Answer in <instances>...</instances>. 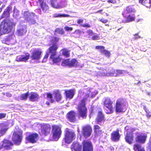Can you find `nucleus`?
<instances>
[{"label": "nucleus", "mask_w": 151, "mask_h": 151, "mask_svg": "<svg viewBox=\"0 0 151 151\" xmlns=\"http://www.w3.org/2000/svg\"><path fill=\"white\" fill-rule=\"evenodd\" d=\"M82 130L83 132V135L86 138L89 137L92 131L91 127L89 125H87L84 126L82 128Z\"/></svg>", "instance_id": "obj_16"}, {"label": "nucleus", "mask_w": 151, "mask_h": 151, "mask_svg": "<svg viewBox=\"0 0 151 151\" xmlns=\"http://www.w3.org/2000/svg\"><path fill=\"white\" fill-rule=\"evenodd\" d=\"M103 9H100V10H99L96 12H95V13H100L101 14H103V13H102V12H101L102 11H103Z\"/></svg>", "instance_id": "obj_58"}, {"label": "nucleus", "mask_w": 151, "mask_h": 151, "mask_svg": "<svg viewBox=\"0 0 151 151\" xmlns=\"http://www.w3.org/2000/svg\"><path fill=\"white\" fill-rule=\"evenodd\" d=\"M127 102L126 100L122 98L118 99L115 104V111L116 113L124 112L127 109L126 106Z\"/></svg>", "instance_id": "obj_6"}, {"label": "nucleus", "mask_w": 151, "mask_h": 151, "mask_svg": "<svg viewBox=\"0 0 151 151\" xmlns=\"http://www.w3.org/2000/svg\"><path fill=\"white\" fill-rule=\"evenodd\" d=\"M113 103V101H111L110 98H107L105 99L104 101V106L108 109L106 112V114H109L113 113L114 109Z\"/></svg>", "instance_id": "obj_9"}, {"label": "nucleus", "mask_w": 151, "mask_h": 151, "mask_svg": "<svg viewBox=\"0 0 151 151\" xmlns=\"http://www.w3.org/2000/svg\"><path fill=\"white\" fill-rule=\"evenodd\" d=\"M22 134H18V131L14 132L12 138L14 144L17 145H19L22 142Z\"/></svg>", "instance_id": "obj_12"}, {"label": "nucleus", "mask_w": 151, "mask_h": 151, "mask_svg": "<svg viewBox=\"0 0 151 151\" xmlns=\"http://www.w3.org/2000/svg\"><path fill=\"white\" fill-rule=\"evenodd\" d=\"M58 45L55 44H53L47 50L45 54L42 61L47 60L48 56L50 55L49 60L51 61L53 64L59 65L61 61L62 58L60 55H57V50L58 49Z\"/></svg>", "instance_id": "obj_2"}, {"label": "nucleus", "mask_w": 151, "mask_h": 151, "mask_svg": "<svg viewBox=\"0 0 151 151\" xmlns=\"http://www.w3.org/2000/svg\"><path fill=\"white\" fill-rule=\"evenodd\" d=\"M76 113L73 111L68 112L67 114V118L69 121L71 122H74L76 121Z\"/></svg>", "instance_id": "obj_23"}, {"label": "nucleus", "mask_w": 151, "mask_h": 151, "mask_svg": "<svg viewBox=\"0 0 151 151\" xmlns=\"http://www.w3.org/2000/svg\"><path fill=\"white\" fill-rule=\"evenodd\" d=\"M125 72V71L124 70L116 69L115 70V69L112 68V71L109 72L108 74L109 76H114L116 77L119 76L120 75H123Z\"/></svg>", "instance_id": "obj_19"}, {"label": "nucleus", "mask_w": 151, "mask_h": 151, "mask_svg": "<svg viewBox=\"0 0 151 151\" xmlns=\"http://www.w3.org/2000/svg\"><path fill=\"white\" fill-rule=\"evenodd\" d=\"M90 92L86 94L85 97L81 100V102L78 105L77 109L78 111V117L79 119L82 118L86 119L87 116V109L86 106V101L90 95Z\"/></svg>", "instance_id": "obj_4"}, {"label": "nucleus", "mask_w": 151, "mask_h": 151, "mask_svg": "<svg viewBox=\"0 0 151 151\" xmlns=\"http://www.w3.org/2000/svg\"><path fill=\"white\" fill-rule=\"evenodd\" d=\"M39 98V95L36 92H30L29 96V99L30 101L32 102L37 101Z\"/></svg>", "instance_id": "obj_26"}, {"label": "nucleus", "mask_w": 151, "mask_h": 151, "mask_svg": "<svg viewBox=\"0 0 151 151\" xmlns=\"http://www.w3.org/2000/svg\"><path fill=\"white\" fill-rule=\"evenodd\" d=\"M133 149L134 151H145L144 149L138 143H135L133 145Z\"/></svg>", "instance_id": "obj_33"}, {"label": "nucleus", "mask_w": 151, "mask_h": 151, "mask_svg": "<svg viewBox=\"0 0 151 151\" xmlns=\"http://www.w3.org/2000/svg\"><path fill=\"white\" fill-rule=\"evenodd\" d=\"M15 36L14 34H12L7 36L4 38V40L5 42H12L14 40Z\"/></svg>", "instance_id": "obj_37"}, {"label": "nucleus", "mask_w": 151, "mask_h": 151, "mask_svg": "<svg viewBox=\"0 0 151 151\" xmlns=\"http://www.w3.org/2000/svg\"><path fill=\"white\" fill-rule=\"evenodd\" d=\"M86 32L88 35L90 36L94 34L92 30L91 29L88 30Z\"/></svg>", "instance_id": "obj_46"}, {"label": "nucleus", "mask_w": 151, "mask_h": 151, "mask_svg": "<svg viewBox=\"0 0 151 151\" xmlns=\"http://www.w3.org/2000/svg\"><path fill=\"white\" fill-rule=\"evenodd\" d=\"M6 114L5 113H0V119H1L6 117Z\"/></svg>", "instance_id": "obj_52"}, {"label": "nucleus", "mask_w": 151, "mask_h": 151, "mask_svg": "<svg viewBox=\"0 0 151 151\" xmlns=\"http://www.w3.org/2000/svg\"><path fill=\"white\" fill-rule=\"evenodd\" d=\"M105 119L104 114L102 111H99L98 112L95 121L96 123L100 125L102 122H104Z\"/></svg>", "instance_id": "obj_17"}, {"label": "nucleus", "mask_w": 151, "mask_h": 151, "mask_svg": "<svg viewBox=\"0 0 151 151\" xmlns=\"http://www.w3.org/2000/svg\"><path fill=\"white\" fill-rule=\"evenodd\" d=\"M70 60L69 58L64 59L62 61L61 65L63 66H69V60Z\"/></svg>", "instance_id": "obj_41"}, {"label": "nucleus", "mask_w": 151, "mask_h": 151, "mask_svg": "<svg viewBox=\"0 0 151 151\" xmlns=\"http://www.w3.org/2000/svg\"><path fill=\"white\" fill-rule=\"evenodd\" d=\"M40 130L38 133L40 136H47L52 131L53 139L55 141L58 140L60 137L62 131L61 128L57 125H52L48 123H42L40 124Z\"/></svg>", "instance_id": "obj_1"}, {"label": "nucleus", "mask_w": 151, "mask_h": 151, "mask_svg": "<svg viewBox=\"0 0 151 151\" xmlns=\"http://www.w3.org/2000/svg\"><path fill=\"white\" fill-rule=\"evenodd\" d=\"M54 93L55 95L54 97L56 101L57 102L60 101L62 98V96L59 90H57L54 91Z\"/></svg>", "instance_id": "obj_34"}, {"label": "nucleus", "mask_w": 151, "mask_h": 151, "mask_svg": "<svg viewBox=\"0 0 151 151\" xmlns=\"http://www.w3.org/2000/svg\"><path fill=\"white\" fill-rule=\"evenodd\" d=\"M122 28V27H120V28H119L118 29H117V30H120V29H121Z\"/></svg>", "instance_id": "obj_61"}, {"label": "nucleus", "mask_w": 151, "mask_h": 151, "mask_svg": "<svg viewBox=\"0 0 151 151\" xmlns=\"http://www.w3.org/2000/svg\"><path fill=\"white\" fill-rule=\"evenodd\" d=\"M62 55L65 58H68L70 56V51L68 50L67 49L64 48L61 50Z\"/></svg>", "instance_id": "obj_36"}, {"label": "nucleus", "mask_w": 151, "mask_h": 151, "mask_svg": "<svg viewBox=\"0 0 151 151\" xmlns=\"http://www.w3.org/2000/svg\"><path fill=\"white\" fill-rule=\"evenodd\" d=\"M29 95V91H27L25 93L22 94L20 96V99L21 100L26 101L27 100Z\"/></svg>", "instance_id": "obj_38"}, {"label": "nucleus", "mask_w": 151, "mask_h": 151, "mask_svg": "<svg viewBox=\"0 0 151 151\" xmlns=\"http://www.w3.org/2000/svg\"><path fill=\"white\" fill-rule=\"evenodd\" d=\"M35 16V14L33 12H25L24 17L25 20L29 22L30 24H34L36 23V21L34 17Z\"/></svg>", "instance_id": "obj_10"}, {"label": "nucleus", "mask_w": 151, "mask_h": 151, "mask_svg": "<svg viewBox=\"0 0 151 151\" xmlns=\"http://www.w3.org/2000/svg\"><path fill=\"white\" fill-rule=\"evenodd\" d=\"M122 15L126 18V20L127 22H131L135 20V17L134 14L127 16L125 13L124 12L122 13Z\"/></svg>", "instance_id": "obj_31"}, {"label": "nucleus", "mask_w": 151, "mask_h": 151, "mask_svg": "<svg viewBox=\"0 0 151 151\" xmlns=\"http://www.w3.org/2000/svg\"><path fill=\"white\" fill-rule=\"evenodd\" d=\"M78 66V62L76 58L72 59L69 60V67H77Z\"/></svg>", "instance_id": "obj_30"}, {"label": "nucleus", "mask_w": 151, "mask_h": 151, "mask_svg": "<svg viewBox=\"0 0 151 151\" xmlns=\"http://www.w3.org/2000/svg\"><path fill=\"white\" fill-rule=\"evenodd\" d=\"M46 95L47 98L50 99V102L53 103L54 101V100L53 99L52 94L50 93H46Z\"/></svg>", "instance_id": "obj_44"}, {"label": "nucleus", "mask_w": 151, "mask_h": 151, "mask_svg": "<svg viewBox=\"0 0 151 151\" xmlns=\"http://www.w3.org/2000/svg\"><path fill=\"white\" fill-rule=\"evenodd\" d=\"M81 26L83 27L87 28H89L91 27V25L87 23L81 25Z\"/></svg>", "instance_id": "obj_50"}, {"label": "nucleus", "mask_w": 151, "mask_h": 151, "mask_svg": "<svg viewBox=\"0 0 151 151\" xmlns=\"http://www.w3.org/2000/svg\"><path fill=\"white\" fill-rule=\"evenodd\" d=\"M107 2L109 3H111L113 4H115L116 3V0H108Z\"/></svg>", "instance_id": "obj_49"}, {"label": "nucleus", "mask_w": 151, "mask_h": 151, "mask_svg": "<svg viewBox=\"0 0 151 151\" xmlns=\"http://www.w3.org/2000/svg\"><path fill=\"white\" fill-rule=\"evenodd\" d=\"M38 135L37 133H32L26 137V140L30 143H34L36 142Z\"/></svg>", "instance_id": "obj_18"}, {"label": "nucleus", "mask_w": 151, "mask_h": 151, "mask_svg": "<svg viewBox=\"0 0 151 151\" xmlns=\"http://www.w3.org/2000/svg\"><path fill=\"white\" fill-rule=\"evenodd\" d=\"M147 137L146 135L140 134L136 137L135 141L137 142L143 144L145 143Z\"/></svg>", "instance_id": "obj_25"}, {"label": "nucleus", "mask_w": 151, "mask_h": 151, "mask_svg": "<svg viewBox=\"0 0 151 151\" xmlns=\"http://www.w3.org/2000/svg\"><path fill=\"white\" fill-rule=\"evenodd\" d=\"M70 16L67 14H55L53 15V16L54 17H68Z\"/></svg>", "instance_id": "obj_43"}, {"label": "nucleus", "mask_w": 151, "mask_h": 151, "mask_svg": "<svg viewBox=\"0 0 151 151\" xmlns=\"http://www.w3.org/2000/svg\"><path fill=\"white\" fill-rule=\"evenodd\" d=\"M126 135L125 136L124 139L125 141L129 145L132 144L134 140L133 132L135 130L134 128H130L127 129Z\"/></svg>", "instance_id": "obj_8"}, {"label": "nucleus", "mask_w": 151, "mask_h": 151, "mask_svg": "<svg viewBox=\"0 0 151 151\" xmlns=\"http://www.w3.org/2000/svg\"><path fill=\"white\" fill-rule=\"evenodd\" d=\"M125 10L127 13H128L134 12L135 11V9L131 5H129L126 6Z\"/></svg>", "instance_id": "obj_40"}, {"label": "nucleus", "mask_w": 151, "mask_h": 151, "mask_svg": "<svg viewBox=\"0 0 151 151\" xmlns=\"http://www.w3.org/2000/svg\"><path fill=\"white\" fill-rule=\"evenodd\" d=\"M12 9L10 6H8L5 9L1 16V18L7 17H9L10 15V12Z\"/></svg>", "instance_id": "obj_28"}, {"label": "nucleus", "mask_w": 151, "mask_h": 151, "mask_svg": "<svg viewBox=\"0 0 151 151\" xmlns=\"http://www.w3.org/2000/svg\"><path fill=\"white\" fill-rule=\"evenodd\" d=\"M1 3H2V2L0 1V6H1Z\"/></svg>", "instance_id": "obj_62"}, {"label": "nucleus", "mask_w": 151, "mask_h": 151, "mask_svg": "<svg viewBox=\"0 0 151 151\" xmlns=\"http://www.w3.org/2000/svg\"><path fill=\"white\" fill-rule=\"evenodd\" d=\"M50 4L53 7L56 9H59L64 7L67 5L66 2L62 1L58 2L57 0H50Z\"/></svg>", "instance_id": "obj_13"}, {"label": "nucleus", "mask_w": 151, "mask_h": 151, "mask_svg": "<svg viewBox=\"0 0 151 151\" xmlns=\"http://www.w3.org/2000/svg\"><path fill=\"white\" fill-rule=\"evenodd\" d=\"M60 40L59 38L56 37H54L51 40V42L56 43L57 42Z\"/></svg>", "instance_id": "obj_45"}, {"label": "nucleus", "mask_w": 151, "mask_h": 151, "mask_svg": "<svg viewBox=\"0 0 151 151\" xmlns=\"http://www.w3.org/2000/svg\"><path fill=\"white\" fill-rule=\"evenodd\" d=\"M0 134L1 136H2L6 133L8 127L7 125L3 123H0Z\"/></svg>", "instance_id": "obj_27"}, {"label": "nucleus", "mask_w": 151, "mask_h": 151, "mask_svg": "<svg viewBox=\"0 0 151 151\" xmlns=\"http://www.w3.org/2000/svg\"><path fill=\"white\" fill-rule=\"evenodd\" d=\"M64 29L66 31H72L73 28L71 27H68V26H65L64 28Z\"/></svg>", "instance_id": "obj_47"}, {"label": "nucleus", "mask_w": 151, "mask_h": 151, "mask_svg": "<svg viewBox=\"0 0 151 151\" xmlns=\"http://www.w3.org/2000/svg\"><path fill=\"white\" fill-rule=\"evenodd\" d=\"M100 21L104 23H105L108 22V20L107 19H105L103 18L100 19Z\"/></svg>", "instance_id": "obj_54"}, {"label": "nucleus", "mask_w": 151, "mask_h": 151, "mask_svg": "<svg viewBox=\"0 0 151 151\" xmlns=\"http://www.w3.org/2000/svg\"><path fill=\"white\" fill-rule=\"evenodd\" d=\"M15 26V24L9 19L4 20L1 24L0 35L2 33H9L11 32L12 28Z\"/></svg>", "instance_id": "obj_5"}, {"label": "nucleus", "mask_w": 151, "mask_h": 151, "mask_svg": "<svg viewBox=\"0 0 151 151\" xmlns=\"http://www.w3.org/2000/svg\"><path fill=\"white\" fill-rule=\"evenodd\" d=\"M143 109L146 113V116L148 118H149L151 117V112L149 111L145 106H144Z\"/></svg>", "instance_id": "obj_42"}, {"label": "nucleus", "mask_w": 151, "mask_h": 151, "mask_svg": "<svg viewBox=\"0 0 151 151\" xmlns=\"http://www.w3.org/2000/svg\"><path fill=\"white\" fill-rule=\"evenodd\" d=\"M147 94H148V95H149V94H150V93H147Z\"/></svg>", "instance_id": "obj_63"}, {"label": "nucleus", "mask_w": 151, "mask_h": 151, "mask_svg": "<svg viewBox=\"0 0 151 151\" xmlns=\"http://www.w3.org/2000/svg\"><path fill=\"white\" fill-rule=\"evenodd\" d=\"M148 147H149L150 151H151V141H150L148 143Z\"/></svg>", "instance_id": "obj_57"}, {"label": "nucleus", "mask_w": 151, "mask_h": 151, "mask_svg": "<svg viewBox=\"0 0 151 151\" xmlns=\"http://www.w3.org/2000/svg\"><path fill=\"white\" fill-rule=\"evenodd\" d=\"M139 2L147 7H151V0H139Z\"/></svg>", "instance_id": "obj_32"}, {"label": "nucleus", "mask_w": 151, "mask_h": 151, "mask_svg": "<svg viewBox=\"0 0 151 151\" xmlns=\"http://www.w3.org/2000/svg\"><path fill=\"white\" fill-rule=\"evenodd\" d=\"M82 145L78 142H74L70 149L72 151H93V148L92 142L88 139H85L82 142Z\"/></svg>", "instance_id": "obj_3"}, {"label": "nucleus", "mask_w": 151, "mask_h": 151, "mask_svg": "<svg viewBox=\"0 0 151 151\" xmlns=\"http://www.w3.org/2000/svg\"><path fill=\"white\" fill-rule=\"evenodd\" d=\"M120 137L121 135L119 133V130L118 129L115 131H114L111 134V139L114 142L119 141Z\"/></svg>", "instance_id": "obj_15"}, {"label": "nucleus", "mask_w": 151, "mask_h": 151, "mask_svg": "<svg viewBox=\"0 0 151 151\" xmlns=\"http://www.w3.org/2000/svg\"><path fill=\"white\" fill-rule=\"evenodd\" d=\"M42 51L40 48H35L31 53V58L32 60H39L41 58Z\"/></svg>", "instance_id": "obj_14"}, {"label": "nucleus", "mask_w": 151, "mask_h": 151, "mask_svg": "<svg viewBox=\"0 0 151 151\" xmlns=\"http://www.w3.org/2000/svg\"><path fill=\"white\" fill-rule=\"evenodd\" d=\"M29 54L28 53L26 54L25 55H22L17 56L16 60L17 62H26L29 58Z\"/></svg>", "instance_id": "obj_24"}, {"label": "nucleus", "mask_w": 151, "mask_h": 151, "mask_svg": "<svg viewBox=\"0 0 151 151\" xmlns=\"http://www.w3.org/2000/svg\"><path fill=\"white\" fill-rule=\"evenodd\" d=\"M76 33L77 34H78L79 35H80L81 33V31L79 29H76L75 30L74 32L73 33Z\"/></svg>", "instance_id": "obj_51"}, {"label": "nucleus", "mask_w": 151, "mask_h": 151, "mask_svg": "<svg viewBox=\"0 0 151 151\" xmlns=\"http://www.w3.org/2000/svg\"><path fill=\"white\" fill-rule=\"evenodd\" d=\"M95 48L96 49L100 50V52L102 54L109 57L110 56V53L107 50L105 49V47L104 46L97 45L96 46Z\"/></svg>", "instance_id": "obj_21"}, {"label": "nucleus", "mask_w": 151, "mask_h": 151, "mask_svg": "<svg viewBox=\"0 0 151 151\" xmlns=\"http://www.w3.org/2000/svg\"><path fill=\"white\" fill-rule=\"evenodd\" d=\"M99 39V37L98 35H95L91 37V39L93 40H96Z\"/></svg>", "instance_id": "obj_48"}, {"label": "nucleus", "mask_w": 151, "mask_h": 151, "mask_svg": "<svg viewBox=\"0 0 151 151\" xmlns=\"http://www.w3.org/2000/svg\"><path fill=\"white\" fill-rule=\"evenodd\" d=\"M27 32V28L22 26L17 31V33L19 36H22L25 34Z\"/></svg>", "instance_id": "obj_29"}, {"label": "nucleus", "mask_w": 151, "mask_h": 151, "mask_svg": "<svg viewBox=\"0 0 151 151\" xmlns=\"http://www.w3.org/2000/svg\"><path fill=\"white\" fill-rule=\"evenodd\" d=\"M39 5L41 7L42 11L45 13H46L48 11L49 7L48 5L46 3L44 0H38Z\"/></svg>", "instance_id": "obj_22"}, {"label": "nucleus", "mask_w": 151, "mask_h": 151, "mask_svg": "<svg viewBox=\"0 0 151 151\" xmlns=\"http://www.w3.org/2000/svg\"><path fill=\"white\" fill-rule=\"evenodd\" d=\"M46 104L48 105V106H49L50 105V103L48 101H47L46 103Z\"/></svg>", "instance_id": "obj_60"}, {"label": "nucleus", "mask_w": 151, "mask_h": 151, "mask_svg": "<svg viewBox=\"0 0 151 151\" xmlns=\"http://www.w3.org/2000/svg\"><path fill=\"white\" fill-rule=\"evenodd\" d=\"M58 33L61 35H63L64 33V31L63 29H60L59 28H57L55 29L54 31V34L56 35Z\"/></svg>", "instance_id": "obj_39"}, {"label": "nucleus", "mask_w": 151, "mask_h": 151, "mask_svg": "<svg viewBox=\"0 0 151 151\" xmlns=\"http://www.w3.org/2000/svg\"><path fill=\"white\" fill-rule=\"evenodd\" d=\"M75 90L73 89L65 90L64 94L66 99H72L75 94Z\"/></svg>", "instance_id": "obj_20"}, {"label": "nucleus", "mask_w": 151, "mask_h": 151, "mask_svg": "<svg viewBox=\"0 0 151 151\" xmlns=\"http://www.w3.org/2000/svg\"><path fill=\"white\" fill-rule=\"evenodd\" d=\"M100 127L97 125L93 126V130L95 133L98 135H101L102 133V130L100 129Z\"/></svg>", "instance_id": "obj_35"}, {"label": "nucleus", "mask_w": 151, "mask_h": 151, "mask_svg": "<svg viewBox=\"0 0 151 151\" xmlns=\"http://www.w3.org/2000/svg\"><path fill=\"white\" fill-rule=\"evenodd\" d=\"M3 8V6H2L0 7V13H1V12Z\"/></svg>", "instance_id": "obj_59"}, {"label": "nucleus", "mask_w": 151, "mask_h": 151, "mask_svg": "<svg viewBox=\"0 0 151 151\" xmlns=\"http://www.w3.org/2000/svg\"><path fill=\"white\" fill-rule=\"evenodd\" d=\"M76 137L75 132L72 130L66 128L65 131L63 139L65 143L69 144L71 143Z\"/></svg>", "instance_id": "obj_7"}, {"label": "nucleus", "mask_w": 151, "mask_h": 151, "mask_svg": "<svg viewBox=\"0 0 151 151\" xmlns=\"http://www.w3.org/2000/svg\"><path fill=\"white\" fill-rule=\"evenodd\" d=\"M14 144L11 141L4 139L2 141V144L0 146V150L3 148L5 150H10L12 149Z\"/></svg>", "instance_id": "obj_11"}, {"label": "nucleus", "mask_w": 151, "mask_h": 151, "mask_svg": "<svg viewBox=\"0 0 151 151\" xmlns=\"http://www.w3.org/2000/svg\"><path fill=\"white\" fill-rule=\"evenodd\" d=\"M83 20L82 19H79L77 20V23L78 24L82 23L83 22Z\"/></svg>", "instance_id": "obj_55"}, {"label": "nucleus", "mask_w": 151, "mask_h": 151, "mask_svg": "<svg viewBox=\"0 0 151 151\" xmlns=\"http://www.w3.org/2000/svg\"><path fill=\"white\" fill-rule=\"evenodd\" d=\"M6 96L8 97H10L12 96V94L9 93H6Z\"/></svg>", "instance_id": "obj_56"}, {"label": "nucleus", "mask_w": 151, "mask_h": 151, "mask_svg": "<svg viewBox=\"0 0 151 151\" xmlns=\"http://www.w3.org/2000/svg\"><path fill=\"white\" fill-rule=\"evenodd\" d=\"M134 39H137L141 38V37L138 35V33L135 34L134 35Z\"/></svg>", "instance_id": "obj_53"}]
</instances>
